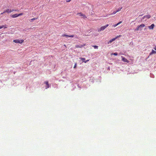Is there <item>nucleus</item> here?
<instances>
[{
	"mask_svg": "<svg viewBox=\"0 0 156 156\" xmlns=\"http://www.w3.org/2000/svg\"><path fill=\"white\" fill-rule=\"evenodd\" d=\"M145 26V25L144 24H141L140 25L138 26L135 29V30H141Z\"/></svg>",
	"mask_w": 156,
	"mask_h": 156,
	"instance_id": "nucleus-1",
	"label": "nucleus"
},
{
	"mask_svg": "<svg viewBox=\"0 0 156 156\" xmlns=\"http://www.w3.org/2000/svg\"><path fill=\"white\" fill-rule=\"evenodd\" d=\"M108 26V24H107L105 26H103L98 29V32H101L104 30Z\"/></svg>",
	"mask_w": 156,
	"mask_h": 156,
	"instance_id": "nucleus-2",
	"label": "nucleus"
},
{
	"mask_svg": "<svg viewBox=\"0 0 156 156\" xmlns=\"http://www.w3.org/2000/svg\"><path fill=\"white\" fill-rule=\"evenodd\" d=\"M16 11V10H14V9H7L6 10H5L3 12V13H5V12H7L8 13L11 12H12L13 11Z\"/></svg>",
	"mask_w": 156,
	"mask_h": 156,
	"instance_id": "nucleus-3",
	"label": "nucleus"
},
{
	"mask_svg": "<svg viewBox=\"0 0 156 156\" xmlns=\"http://www.w3.org/2000/svg\"><path fill=\"white\" fill-rule=\"evenodd\" d=\"M121 36V35H120L119 36H117L115 38H113V39H112L109 42H108V43H111V42H112V41H114L116 39H117L118 37H120Z\"/></svg>",
	"mask_w": 156,
	"mask_h": 156,
	"instance_id": "nucleus-4",
	"label": "nucleus"
},
{
	"mask_svg": "<svg viewBox=\"0 0 156 156\" xmlns=\"http://www.w3.org/2000/svg\"><path fill=\"white\" fill-rule=\"evenodd\" d=\"M86 45L85 44H83V45H77L75 46V47L76 48H82L83 47L85 46Z\"/></svg>",
	"mask_w": 156,
	"mask_h": 156,
	"instance_id": "nucleus-5",
	"label": "nucleus"
},
{
	"mask_svg": "<svg viewBox=\"0 0 156 156\" xmlns=\"http://www.w3.org/2000/svg\"><path fill=\"white\" fill-rule=\"evenodd\" d=\"M20 16V14H16L11 15L10 16L11 17L13 18H16Z\"/></svg>",
	"mask_w": 156,
	"mask_h": 156,
	"instance_id": "nucleus-6",
	"label": "nucleus"
},
{
	"mask_svg": "<svg viewBox=\"0 0 156 156\" xmlns=\"http://www.w3.org/2000/svg\"><path fill=\"white\" fill-rule=\"evenodd\" d=\"M121 57L122 58V60L124 62H127V63L129 62V61L127 60L123 56H122Z\"/></svg>",
	"mask_w": 156,
	"mask_h": 156,
	"instance_id": "nucleus-7",
	"label": "nucleus"
},
{
	"mask_svg": "<svg viewBox=\"0 0 156 156\" xmlns=\"http://www.w3.org/2000/svg\"><path fill=\"white\" fill-rule=\"evenodd\" d=\"M78 15H79L80 16H82L84 18H86L87 17L86 16V15L84 14H83L82 12H80L79 13H78Z\"/></svg>",
	"mask_w": 156,
	"mask_h": 156,
	"instance_id": "nucleus-8",
	"label": "nucleus"
},
{
	"mask_svg": "<svg viewBox=\"0 0 156 156\" xmlns=\"http://www.w3.org/2000/svg\"><path fill=\"white\" fill-rule=\"evenodd\" d=\"M62 37H74L75 36L74 35H68L66 34H63L62 35Z\"/></svg>",
	"mask_w": 156,
	"mask_h": 156,
	"instance_id": "nucleus-9",
	"label": "nucleus"
},
{
	"mask_svg": "<svg viewBox=\"0 0 156 156\" xmlns=\"http://www.w3.org/2000/svg\"><path fill=\"white\" fill-rule=\"evenodd\" d=\"M154 24H152L150 26H149L148 27L150 29H153L154 27Z\"/></svg>",
	"mask_w": 156,
	"mask_h": 156,
	"instance_id": "nucleus-10",
	"label": "nucleus"
},
{
	"mask_svg": "<svg viewBox=\"0 0 156 156\" xmlns=\"http://www.w3.org/2000/svg\"><path fill=\"white\" fill-rule=\"evenodd\" d=\"M80 59L81 60H82L83 61V62H84L85 63H86L87 62H88L89 60H87L86 61H85V59L84 58H80Z\"/></svg>",
	"mask_w": 156,
	"mask_h": 156,
	"instance_id": "nucleus-11",
	"label": "nucleus"
},
{
	"mask_svg": "<svg viewBox=\"0 0 156 156\" xmlns=\"http://www.w3.org/2000/svg\"><path fill=\"white\" fill-rule=\"evenodd\" d=\"M151 17V16L150 15L148 14V15H147L146 16H144V17H143V19H144L145 18H146L147 19H149Z\"/></svg>",
	"mask_w": 156,
	"mask_h": 156,
	"instance_id": "nucleus-12",
	"label": "nucleus"
},
{
	"mask_svg": "<svg viewBox=\"0 0 156 156\" xmlns=\"http://www.w3.org/2000/svg\"><path fill=\"white\" fill-rule=\"evenodd\" d=\"M45 83L47 85V87H46V89H47L49 87V84H48V81H46L45 82Z\"/></svg>",
	"mask_w": 156,
	"mask_h": 156,
	"instance_id": "nucleus-13",
	"label": "nucleus"
},
{
	"mask_svg": "<svg viewBox=\"0 0 156 156\" xmlns=\"http://www.w3.org/2000/svg\"><path fill=\"white\" fill-rule=\"evenodd\" d=\"M13 41L15 43H20V40H15Z\"/></svg>",
	"mask_w": 156,
	"mask_h": 156,
	"instance_id": "nucleus-14",
	"label": "nucleus"
},
{
	"mask_svg": "<svg viewBox=\"0 0 156 156\" xmlns=\"http://www.w3.org/2000/svg\"><path fill=\"white\" fill-rule=\"evenodd\" d=\"M156 53V51H155L154 50L152 49L151 51V52L150 54L151 55L153 54H154V53Z\"/></svg>",
	"mask_w": 156,
	"mask_h": 156,
	"instance_id": "nucleus-15",
	"label": "nucleus"
},
{
	"mask_svg": "<svg viewBox=\"0 0 156 156\" xmlns=\"http://www.w3.org/2000/svg\"><path fill=\"white\" fill-rule=\"evenodd\" d=\"M3 27H4L5 28H7V27H5V26L4 25H2V26H0V29H2Z\"/></svg>",
	"mask_w": 156,
	"mask_h": 156,
	"instance_id": "nucleus-16",
	"label": "nucleus"
},
{
	"mask_svg": "<svg viewBox=\"0 0 156 156\" xmlns=\"http://www.w3.org/2000/svg\"><path fill=\"white\" fill-rule=\"evenodd\" d=\"M92 46L95 49H98V46L97 45H93Z\"/></svg>",
	"mask_w": 156,
	"mask_h": 156,
	"instance_id": "nucleus-17",
	"label": "nucleus"
},
{
	"mask_svg": "<svg viewBox=\"0 0 156 156\" xmlns=\"http://www.w3.org/2000/svg\"><path fill=\"white\" fill-rule=\"evenodd\" d=\"M122 7L121 8H119L117 10H116L117 11V12H119L120 11V10H121V9H122Z\"/></svg>",
	"mask_w": 156,
	"mask_h": 156,
	"instance_id": "nucleus-18",
	"label": "nucleus"
},
{
	"mask_svg": "<svg viewBox=\"0 0 156 156\" xmlns=\"http://www.w3.org/2000/svg\"><path fill=\"white\" fill-rule=\"evenodd\" d=\"M117 12V11H114L111 14V15L115 14Z\"/></svg>",
	"mask_w": 156,
	"mask_h": 156,
	"instance_id": "nucleus-19",
	"label": "nucleus"
},
{
	"mask_svg": "<svg viewBox=\"0 0 156 156\" xmlns=\"http://www.w3.org/2000/svg\"><path fill=\"white\" fill-rule=\"evenodd\" d=\"M113 54L115 55H118V53L116 52L114 53L113 54H112V55Z\"/></svg>",
	"mask_w": 156,
	"mask_h": 156,
	"instance_id": "nucleus-20",
	"label": "nucleus"
},
{
	"mask_svg": "<svg viewBox=\"0 0 156 156\" xmlns=\"http://www.w3.org/2000/svg\"><path fill=\"white\" fill-rule=\"evenodd\" d=\"M76 65H77V63H76L75 64V65L73 67V68H75V69L76 68Z\"/></svg>",
	"mask_w": 156,
	"mask_h": 156,
	"instance_id": "nucleus-21",
	"label": "nucleus"
},
{
	"mask_svg": "<svg viewBox=\"0 0 156 156\" xmlns=\"http://www.w3.org/2000/svg\"><path fill=\"white\" fill-rule=\"evenodd\" d=\"M24 40H20V44L22 43L23 42Z\"/></svg>",
	"mask_w": 156,
	"mask_h": 156,
	"instance_id": "nucleus-22",
	"label": "nucleus"
},
{
	"mask_svg": "<svg viewBox=\"0 0 156 156\" xmlns=\"http://www.w3.org/2000/svg\"><path fill=\"white\" fill-rule=\"evenodd\" d=\"M122 21H120L117 24V25H119V24H120L121 23H122Z\"/></svg>",
	"mask_w": 156,
	"mask_h": 156,
	"instance_id": "nucleus-23",
	"label": "nucleus"
},
{
	"mask_svg": "<svg viewBox=\"0 0 156 156\" xmlns=\"http://www.w3.org/2000/svg\"><path fill=\"white\" fill-rule=\"evenodd\" d=\"M37 19V18H33V19H31V20L32 21H33L34 20H36Z\"/></svg>",
	"mask_w": 156,
	"mask_h": 156,
	"instance_id": "nucleus-24",
	"label": "nucleus"
},
{
	"mask_svg": "<svg viewBox=\"0 0 156 156\" xmlns=\"http://www.w3.org/2000/svg\"><path fill=\"white\" fill-rule=\"evenodd\" d=\"M117 26V24H115V25H113V27H115Z\"/></svg>",
	"mask_w": 156,
	"mask_h": 156,
	"instance_id": "nucleus-25",
	"label": "nucleus"
},
{
	"mask_svg": "<svg viewBox=\"0 0 156 156\" xmlns=\"http://www.w3.org/2000/svg\"><path fill=\"white\" fill-rule=\"evenodd\" d=\"M71 1V0H67L66 1V2H69L70 1Z\"/></svg>",
	"mask_w": 156,
	"mask_h": 156,
	"instance_id": "nucleus-26",
	"label": "nucleus"
},
{
	"mask_svg": "<svg viewBox=\"0 0 156 156\" xmlns=\"http://www.w3.org/2000/svg\"><path fill=\"white\" fill-rule=\"evenodd\" d=\"M4 13H3V12H2V13H1V14H3Z\"/></svg>",
	"mask_w": 156,
	"mask_h": 156,
	"instance_id": "nucleus-27",
	"label": "nucleus"
},
{
	"mask_svg": "<svg viewBox=\"0 0 156 156\" xmlns=\"http://www.w3.org/2000/svg\"><path fill=\"white\" fill-rule=\"evenodd\" d=\"M22 15V13H20V16H21Z\"/></svg>",
	"mask_w": 156,
	"mask_h": 156,
	"instance_id": "nucleus-28",
	"label": "nucleus"
},
{
	"mask_svg": "<svg viewBox=\"0 0 156 156\" xmlns=\"http://www.w3.org/2000/svg\"><path fill=\"white\" fill-rule=\"evenodd\" d=\"M154 49L156 50V47L154 48Z\"/></svg>",
	"mask_w": 156,
	"mask_h": 156,
	"instance_id": "nucleus-29",
	"label": "nucleus"
}]
</instances>
